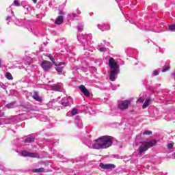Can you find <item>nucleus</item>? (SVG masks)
<instances>
[{
	"label": "nucleus",
	"instance_id": "f257e3e1",
	"mask_svg": "<svg viewBox=\"0 0 175 175\" xmlns=\"http://www.w3.org/2000/svg\"><path fill=\"white\" fill-rule=\"evenodd\" d=\"M113 144V137L103 136L97 139V144L94 148L96 150H103L105 148H109Z\"/></svg>",
	"mask_w": 175,
	"mask_h": 175
},
{
	"label": "nucleus",
	"instance_id": "f03ea898",
	"mask_svg": "<svg viewBox=\"0 0 175 175\" xmlns=\"http://www.w3.org/2000/svg\"><path fill=\"white\" fill-rule=\"evenodd\" d=\"M109 67L110 68L109 80L116 81V77L120 73V66L116 62L114 58L110 57L109 59Z\"/></svg>",
	"mask_w": 175,
	"mask_h": 175
},
{
	"label": "nucleus",
	"instance_id": "7ed1b4c3",
	"mask_svg": "<svg viewBox=\"0 0 175 175\" xmlns=\"http://www.w3.org/2000/svg\"><path fill=\"white\" fill-rule=\"evenodd\" d=\"M156 145H157L156 139H152L149 142H144V144H142L139 147L138 155H140V157H142V155H143V154H144V152H146V151H147L148 148H151V147H154V146H156Z\"/></svg>",
	"mask_w": 175,
	"mask_h": 175
},
{
	"label": "nucleus",
	"instance_id": "20e7f679",
	"mask_svg": "<svg viewBox=\"0 0 175 175\" xmlns=\"http://www.w3.org/2000/svg\"><path fill=\"white\" fill-rule=\"evenodd\" d=\"M46 57H49V59L53 62V64L56 66L55 70L58 73H62L64 72V68L66 66V63L65 62H59V64L55 63V61L54 60V58H53V56L50 54H46Z\"/></svg>",
	"mask_w": 175,
	"mask_h": 175
},
{
	"label": "nucleus",
	"instance_id": "39448f33",
	"mask_svg": "<svg viewBox=\"0 0 175 175\" xmlns=\"http://www.w3.org/2000/svg\"><path fill=\"white\" fill-rule=\"evenodd\" d=\"M83 143H84V144L88 146V147H89V148H93L94 150H96V144H98L97 139L92 142L91 140V139L86 138L83 140Z\"/></svg>",
	"mask_w": 175,
	"mask_h": 175
},
{
	"label": "nucleus",
	"instance_id": "423d86ee",
	"mask_svg": "<svg viewBox=\"0 0 175 175\" xmlns=\"http://www.w3.org/2000/svg\"><path fill=\"white\" fill-rule=\"evenodd\" d=\"M22 157H29L30 158H40V156L38 153L30 152L27 150L21 152Z\"/></svg>",
	"mask_w": 175,
	"mask_h": 175
},
{
	"label": "nucleus",
	"instance_id": "0eeeda50",
	"mask_svg": "<svg viewBox=\"0 0 175 175\" xmlns=\"http://www.w3.org/2000/svg\"><path fill=\"white\" fill-rule=\"evenodd\" d=\"M131 105V100H126L124 101H120L118 103V107L121 110H126L128 109V106Z\"/></svg>",
	"mask_w": 175,
	"mask_h": 175
},
{
	"label": "nucleus",
	"instance_id": "6e6552de",
	"mask_svg": "<svg viewBox=\"0 0 175 175\" xmlns=\"http://www.w3.org/2000/svg\"><path fill=\"white\" fill-rule=\"evenodd\" d=\"M51 66H53V64H51V62H48V61H43L41 63V67L42 68V69L46 72L47 70H49V69H50V68H51Z\"/></svg>",
	"mask_w": 175,
	"mask_h": 175
},
{
	"label": "nucleus",
	"instance_id": "1a4fd4ad",
	"mask_svg": "<svg viewBox=\"0 0 175 175\" xmlns=\"http://www.w3.org/2000/svg\"><path fill=\"white\" fill-rule=\"evenodd\" d=\"M100 167L103 169L104 170H107L115 169L116 165L114 164H104L103 163H100Z\"/></svg>",
	"mask_w": 175,
	"mask_h": 175
},
{
	"label": "nucleus",
	"instance_id": "9d476101",
	"mask_svg": "<svg viewBox=\"0 0 175 175\" xmlns=\"http://www.w3.org/2000/svg\"><path fill=\"white\" fill-rule=\"evenodd\" d=\"M109 45V43L104 40L103 42L100 43L98 46V50L100 51V53H105L107 49L105 47V45Z\"/></svg>",
	"mask_w": 175,
	"mask_h": 175
},
{
	"label": "nucleus",
	"instance_id": "9b49d317",
	"mask_svg": "<svg viewBox=\"0 0 175 175\" xmlns=\"http://www.w3.org/2000/svg\"><path fill=\"white\" fill-rule=\"evenodd\" d=\"M79 90L81 91V92H82V94H83V95H85V96H90V91H88V89H87V88H85V86H84V85H81L79 86Z\"/></svg>",
	"mask_w": 175,
	"mask_h": 175
},
{
	"label": "nucleus",
	"instance_id": "f8f14e48",
	"mask_svg": "<svg viewBox=\"0 0 175 175\" xmlns=\"http://www.w3.org/2000/svg\"><path fill=\"white\" fill-rule=\"evenodd\" d=\"M52 90L53 91L61 92L64 90V85L62 83H58L57 85L52 86Z\"/></svg>",
	"mask_w": 175,
	"mask_h": 175
},
{
	"label": "nucleus",
	"instance_id": "ddd939ff",
	"mask_svg": "<svg viewBox=\"0 0 175 175\" xmlns=\"http://www.w3.org/2000/svg\"><path fill=\"white\" fill-rule=\"evenodd\" d=\"M98 28L101 31H109V29H110V26H109V25L99 24L98 25Z\"/></svg>",
	"mask_w": 175,
	"mask_h": 175
},
{
	"label": "nucleus",
	"instance_id": "4468645a",
	"mask_svg": "<svg viewBox=\"0 0 175 175\" xmlns=\"http://www.w3.org/2000/svg\"><path fill=\"white\" fill-rule=\"evenodd\" d=\"M77 39L79 42L83 43V44H85L87 43V40H85V36L83 34H79L77 36Z\"/></svg>",
	"mask_w": 175,
	"mask_h": 175
},
{
	"label": "nucleus",
	"instance_id": "2eb2a0df",
	"mask_svg": "<svg viewBox=\"0 0 175 175\" xmlns=\"http://www.w3.org/2000/svg\"><path fill=\"white\" fill-rule=\"evenodd\" d=\"M69 100H70V98H64L61 100V105L62 106H64V107H66V106H69Z\"/></svg>",
	"mask_w": 175,
	"mask_h": 175
},
{
	"label": "nucleus",
	"instance_id": "dca6fc26",
	"mask_svg": "<svg viewBox=\"0 0 175 175\" xmlns=\"http://www.w3.org/2000/svg\"><path fill=\"white\" fill-rule=\"evenodd\" d=\"M32 97L37 102H42V97L39 96V94H38V92H34Z\"/></svg>",
	"mask_w": 175,
	"mask_h": 175
},
{
	"label": "nucleus",
	"instance_id": "f3484780",
	"mask_svg": "<svg viewBox=\"0 0 175 175\" xmlns=\"http://www.w3.org/2000/svg\"><path fill=\"white\" fill-rule=\"evenodd\" d=\"M64 23V16H59L56 19L55 24L57 25H61Z\"/></svg>",
	"mask_w": 175,
	"mask_h": 175
},
{
	"label": "nucleus",
	"instance_id": "a211bd4d",
	"mask_svg": "<svg viewBox=\"0 0 175 175\" xmlns=\"http://www.w3.org/2000/svg\"><path fill=\"white\" fill-rule=\"evenodd\" d=\"M35 142V137L32 135H29L26 139H25V143H33Z\"/></svg>",
	"mask_w": 175,
	"mask_h": 175
},
{
	"label": "nucleus",
	"instance_id": "6ab92c4d",
	"mask_svg": "<svg viewBox=\"0 0 175 175\" xmlns=\"http://www.w3.org/2000/svg\"><path fill=\"white\" fill-rule=\"evenodd\" d=\"M75 122L78 128H83V123L80 121V118L77 117L75 118Z\"/></svg>",
	"mask_w": 175,
	"mask_h": 175
},
{
	"label": "nucleus",
	"instance_id": "aec40b11",
	"mask_svg": "<svg viewBox=\"0 0 175 175\" xmlns=\"http://www.w3.org/2000/svg\"><path fill=\"white\" fill-rule=\"evenodd\" d=\"M150 102H151V99L147 98L142 106V109H146V107H148V105H150Z\"/></svg>",
	"mask_w": 175,
	"mask_h": 175
},
{
	"label": "nucleus",
	"instance_id": "412c9836",
	"mask_svg": "<svg viewBox=\"0 0 175 175\" xmlns=\"http://www.w3.org/2000/svg\"><path fill=\"white\" fill-rule=\"evenodd\" d=\"M5 107H7V109H14V107H16V102L7 104Z\"/></svg>",
	"mask_w": 175,
	"mask_h": 175
},
{
	"label": "nucleus",
	"instance_id": "4be33fe9",
	"mask_svg": "<svg viewBox=\"0 0 175 175\" xmlns=\"http://www.w3.org/2000/svg\"><path fill=\"white\" fill-rule=\"evenodd\" d=\"M43 172H44V168L43 167L33 170V173H43Z\"/></svg>",
	"mask_w": 175,
	"mask_h": 175
},
{
	"label": "nucleus",
	"instance_id": "5701e85b",
	"mask_svg": "<svg viewBox=\"0 0 175 175\" xmlns=\"http://www.w3.org/2000/svg\"><path fill=\"white\" fill-rule=\"evenodd\" d=\"M5 77L6 79H8V80H12L13 79V77L12 76V74H10V72H6Z\"/></svg>",
	"mask_w": 175,
	"mask_h": 175
},
{
	"label": "nucleus",
	"instance_id": "b1692460",
	"mask_svg": "<svg viewBox=\"0 0 175 175\" xmlns=\"http://www.w3.org/2000/svg\"><path fill=\"white\" fill-rule=\"evenodd\" d=\"M169 31H171L172 32H175V25H171L168 27Z\"/></svg>",
	"mask_w": 175,
	"mask_h": 175
},
{
	"label": "nucleus",
	"instance_id": "393cba45",
	"mask_svg": "<svg viewBox=\"0 0 175 175\" xmlns=\"http://www.w3.org/2000/svg\"><path fill=\"white\" fill-rule=\"evenodd\" d=\"M77 113H79V110L76 108L72 109L71 111V114L72 116H76V114H77Z\"/></svg>",
	"mask_w": 175,
	"mask_h": 175
},
{
	"label": "nucleus",
	"instance_id": "a878e982",
	"mask_svg": "<svg viewBox=\"0 0 175 175\" xmlns=\"http://www.w3.org/2000/svg\"><path fill=\"white\" fill-rule=\"evenodd\" d=\"M0 170H2V172H5V170H6V167H5V165L1 162H0Z\"/></svg>",
	"mask_w": 175,
	"mask_h": 175
},
{
	"label": "nucleus",
	"instance_id": "bb28decb",
	"mask_svg": "<svg viewBox=\"0 0 175 175\" xmlns=\"http://www.w3.org/2000/svg\"><path fill=\"white\" fill-rule=\"evenodd\" d=\"M83 27H84V25H83V24H79L78 25L77 29H78L79 32H81L83 31Z\"/></svg>",
	"mask_w": 175,
	"mask_h": 175
},
{
	"label": "nucleus",
	"instance_id": "cd10ccee",
	"mask_svg": "<svg viewBox=\"0 0 175 175\" xmlns=\"http://www.w3.org/2000/svg\"><path fill=\"white\" fill-rule=\"evenodd\" d=\"M173 146H174V143H170L167 145V149L168 150H172L173 148Z\"/></svg>",
	"mask_w": 175,
	"mask_h": 175
},
{
	"label": "nucleus",
	"instance_id": "c85d7f7f",
	"mask_svg": "<svg viewBox=\"0 0 175 175\" xmlns=\"http://www.w3.org/2000/svg\"><path fill=\"white\" fill-rule=\"evenodd\" d=\"M0 88H3V90H6V88H8V86L3 84V83L0 82Z\"/></svg>",
	"mask_w": 175,
	"mask_h": 175
},
{
	"label": "nucleus",
	"instance_id": "c756f323",
	"mask_svg": "<svg viewBox=\"0 0 175 175\" xmlns=\"http://www.w3.org/2000/svg\"><path fill=\"white\" fill-rule=\"evenodd\" d=\"M144 135H152V132L148 130H146L144 132Z\"/></svg>",
	"mask_w": 175,
	"mask_h": 175
},
{
	"label": "nucleus",
	"instance_id": "7c9ffc66",
	"mask_svg": "<svg viewBox=\"0 0 175 175\" xmlns=\"http://www.w3.org/2000/svg\"><path fill=\"white\" fill-rule=\"evenodd\" d=\"M14 5L15 6H20V1H18V0H14Z\"/></svg>",
	"mask_w": 175,
	"mask_h": 175
},
{
	"label": "nucleus",
	"instance_id": "2f4dec72",
	"mask_svg": "<svg viewBox=\"0 0 175 175\" xmlns=\"http://www.w3.org/2000/svg\"><path fill=\"white\" fill-rule=\"evenodd\" d=\"M110 87L112 90H113V91H116V90H117V86L113 84H111Z\"/></svg>",
	"mask_w": 175,
	"mask_h": 175
},
{
	"label": "nucleus",
	"instance_id": "473e14b6",
	"mask_svg": "<svg viewBox=\"0 0 175 175\" xmlns=\"http://www.w3.org/2000/svg\"><path fill=\"white\" fill-rule=\"evenodd\" d=\"M137 102H138L139 103H143V102H144V98H139Z\"/></svg>",
	"mask_w": 175,
	"mask_h": 175
},
{
	"label": "nucleus",
	"instance_id": "72a5a7b5",
	"mask_svg": "<svg viewBox=\"0 0 175 175\" xmlns=\"http://www.w3.org/2000/svg\"><path fill=\"white\" fill-rule=\"evenodd\" d=\"M169 69H170V67H165L162 70V72H167V70H169Z\"/></svg>",
	"mask_w": 175,
	"mask_h": 175
},
{
	"label": "nucleus",
	"instance_id": "f704fd0d",
	"mask_svg": "<svg viewBox=\"0 0 175 175\" xmlns=\"http://www.w3.org/2000/svg\"><path fill=\"white\" fill-rule=\"evenodd\" d=\"M10 18H12V17H10V16H7L6 21H8V22H7V24H9V23H10Z\"/></svg>",
	"mask_w": 175,
	"mask_h": 175
},
{
	"label": "nucleus",
	"instance_id": "c9c22d12",
	"mask_svg": "<svg viewBox=\"0 0 175 175\" xmlns=\"http://www.w3.org/2000/svg\"><path fill=\"white\" fill-rule=\"evenodd\" d=\"M158 75H159L158 71L154 70V71L153 72V76H158Z\"/></svg>",
	"mask_w": 175,
	"mask_h": 175
},
{
	"label": "nucleus",
	"instance_id": "e433bc0d",
	"mask_svg": "<svg viewBox=\"0 0 175 175\" xmlns=\"http://www.w3.org/2000/svg\"><path fill=\"white\" fill-rule=\"evenodd\" d=\"M70 17L71 18H75V17H76V14H72V15H70Z\"/></svg>",
	"mask_w": 175,
	"mask_h": 175
},
{
	"label": "nucleus",
	"instance_id": "4c0bfd02",
	"mask_svg": "<svg viewBox=\"0 0 175 175\" xmlns=\"http://www.w3.org/2000/svg\"><path fill=\"white\" fill-rule=\"evenodd\" d=\"M88 38H90V39H92V34L90 33L88 36Z\"/></svg>",
	"mask_w": 175,
	"mask_h": 175
},
{
	"label": "nucleus",
	"instance_id": "58836bf2",
	"mask_svg": "<svg viewBox=\"0 0 175 175\" xmlns=\"http://www.w3.org/2000/svg\"><path fill=\"white\" fill-rule=\"evenodd\" d=\"M1 64H2V60L0 59V68H2Z\"/></svg>",
	"mask_w": 175,
	"mask_h": 175
},
{
	"label": "nucleus",
	"instance_id": "ea45409f",
	"mask_svg": "<svg viewBox=\"0 0 175 175\" xmlns=\"http://www.w3.org/2000/svg\"><path fill=\"white\" fill-rule=\"evenodd\" d=\"M28 8H29V5H25V6H24V8H25V9H28Z\"/></svg>",
	"mask_w": 175,
	"mask_h": 175
},
{
	"label": "nucleus",
	"instance_id": "a19ab883",
	"mask_svg": "<svg viewBox=\"0 0 175 175\" xmlns=\"http://www.w3.org/2000/svg\"><path fill=\"white\" fill-rule=\"evenodd\" d=\"M33 3H36V2H38V0H32Z\"/></svg>",
	"mask_w": 175,
	"mask_h": 175
},
{
	"label": "nucleus",
	"instance_id": "79ce46f5",
	"mask_svg": "<svg viewBox=\"0 0 175 175\" xmlns=\"http://www.w3.org/2000/svg\"><path fill=\"white\" fill-rule=\"evenodd\" d=\"M77 12L78 14H80V13H81V12H80V11L79 10H77Z\"/></svg>",
	"mask_w": 175,
	"mask_h": 175
},
{
	"label": "nucleus",
	"instance_id": "37998d69",
	"mask_svg": "<svg viewBox=\"0 0 175 175\" xmlns=\"http://www.w3.org/2000/svg\"><path fill=\"white\" fill-rule=\"evenodd\" d=\"M11 13H12V16H14V12L13 11H11Z\"/></svg>",
	"mask_w": 175,
	"mask_h": 175
},
{
	"label": "nucleus",
	"instance_id": "c03bdc74",
	"mask_svg": "<svg viewBox=\"0 0 175 175\" xmlns=\"http://www.w3.org/2000/svg\"><path fill=\"white\" fill-rule=\"evenodd\" d=\"M70 113L68 112V113H67L66 116H70Z\"/></svg>",
	"mask_w": 175,
	"mask_h": 175
},
{
	"label": "nucleus",
	"instance_id": "a18cd8bd",
	"mask_svg": "<svg viewBox=\"0 0 175 175\" xmlns=\"http://www.w3.org/2000/svg\"><path fill=\"white\" fill-rule=\"evenodd\" d=\"M14 5V4H11V6H13Z\"/></svg>",
	"mask_w": 175,
	"mask_h": 175
},
{
	"label": "nucleus",
	"instance_id": "49530a36",
	"mask_svg": "<svg viewBox=\"0 0 175 175\" xmlns=\"http://www.w3.org/2000/svg\"><path fill=\"white\" fill-rule=\"evenodd\" d=\"M14 5V4H11V6H13Z\"/></svg>",
	"mask_w": 175,
	"mask_h": 175
}]
</instances>
